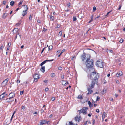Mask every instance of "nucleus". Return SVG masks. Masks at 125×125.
Segmentation results:
<instances>
[{
    "mask_svg": "<svg viewBox=\"0 0 125 125\" xmlns=\"http://www.w3.org/2000/svg\"><path fill=\"white\" fill-rule=\"evenodd\" d=\"M90 78L94 80H97L99 77V74L95 72H93L90 73Z\"/></svg>",
    "mask_w": 125,
    "mask_h": 125,
    "instance_id": "1",
    "label": "nucleus"
},
{
    "mask_svg": "<svg viewBox=\"0 0 125 125\" xmlns=\"http://www.w3.org/2000/svg\"><path fill=\"white\" fill-rule=\"evenodd\" d=\"M90 55L89 54H86L85 53H84L81 56V59L82 61H85L90 60Z\"/></svg>",
    "mask_w": 125,
    "mask_h": 125,
    "instance_id": "2",
    "label": "nucleus"
},
{
    "mask_svg": "<svg viewBox=\"0 0 125 125\" xmlns=\"http://www.w3.org/2000/svg\"><path fill=\"white\" fill-rule=\"evenodd\" d=\"M87 62V63L86 64V66L88 67L91 68L93 67V61L92 59H90V60L86 61V63Z\"/></svg>",
    "mask_w": 125,
    "mask_h": 125,
    "instance_id": "3",
    "label": "nucleus"
},
{
    "mask_svg": "<svg viewBox=\"0 0 125 125\" xmlns=\"http://www.w3.org/2000/svg\"><path fill=\"white\" fill-rule=\"evenodd\" d=\"M96 64L98 67L102 68L103 65V62L101 60L97 61L96 62Z\"/></svg>",
    "mask_w": 125,
    "mask_h": 125,
    "instance_id": "4",
    "label": "nucleus"
},
{
    "mask_svg": "<svg viewBox=\"0 0 125 125\" xmlns=\"http://www.w3.org/2000/svg\"><path fill=\"white\" fill-rule=\"evenodd\" d=\"M88 109V108L86 107L83 108L82 109L79 111V113H83L84 114H87L86 112Z\"/></svg>",
    "mask_w": 125,
    "mask_h": 125,
    "instance_id": "5",
    "label": "nucleus"
},
{
    "mask_svg": "<svg viewBox=\"0 0 125 125\" xmlns=\"http://www.w3.org/2000/svg\"><path fill=\"white\" fill-rule=\"evenodd\" d=\"M9 80V78H7L3 81L2 84L3 86H5L7 85V82Z\"/></svg>",
    "mask_w": 125,
    "mask_h": 125,
    "instance_id": "6",
    "label": "nucleus"
},
{
    "mask_svg": "<svg viewBox=\"0 0 125 125\" xmlns=\"http://www.w3.org/2000/svg\"><path fill=\"white\" fill-rule=\"evenodd\" d=\"M33 77L35 79L34 81L37 82V80L39 78V76L38 74H36L34 75Z\"/></svg>",
    "mask_w": 125,
    "mask_h": 125,
    "instance_id": "7",
    "label": "nucleus"
},
{
    "mask_svg": "<svg viewBox=\"0 0 125 125\" xmlns=\"http://www.w3.org/2000/svg\"><path fill=\"white\" fill-rule=\"evenodd\" d=\"M15 96V94L11 92L8 95V96L11 99V98L14 97Z\"/></svg>",
    "mask_w": 125,
    "mask_h": 125,
    "instance_id": "8",
    "label": "nucleus"
},
{
    "mask_svg": "<svg viewBox=\"0 0 125 125\" xmlns=\"http://www.w3.org/2000/svg\"><path fill=\"white\" fill-rule=\"evenodd\" d=\"M81 118L79 116H77L75 117V120L76 121H78V122H79L81 119Z\"/></svg>",
    "mask_w": 125,
    "mask_h": 125,
    "instance_id": "9",
    "label": "nucleus"
},
{
    "mask_svg": "<svg viewBox=\"0 0 125 125\" xmlns=\"http://www.w3.org/2000/svg\"><path fill=\"white\" fill-rule=\"evenodd\" d=\"M106 51L108 53L109 52L111 53L112 54L111 55H114V53L113 51L112 50H110L107 49L106 50Z\"/></svg>",
    "mask_w": 125,
    "mask_h": 125,
    "instance_id": "10",
    "label": "nucleus"
},
{
    "mask_svg": "<svg viewBox=\"0 0 125 125\" xmlns=\"http://www.w3.org/2000/svg\"><path fill=\"white\" fill-rule=\"evenodd\" d=\"M95 82L94 81H92V83L91 85V86L90 88H93L94 87V85H95Z\"/></svg>",
    "mask_w": 125,
    "mask_h": 125,
    "instance_id": "11",
    "label": "nucleus"
},
{
    "mask_svg": "<svg viewBox=\"0 0 125 125\" xmlns=\"http://www.w3.org/2000/svg\"><path fill=\"white\" fill-rule=\"evenodd\" d=\"M62 83L63 85H66L68 84V82L65 81V80H63L62 81Z\"/></svg>",
    "mask_w": 125,
    "mask_h": 125,
    "instance_id": "12",
    "label": "nucleus"
},
{
    "mask_svg": "<svg viewBox=\"0 0 125 125\" xmlns=\"http://www.w3.org/2000/svg\"><path fill=\"white\" fill-rule=\"evenodd\" d=\"M47 122L45 120H43L42 121H41L40 123V125H42L43 124H45Z\"/></svg>",
    "mask_w": 125,
    "mask_h": 125,
    "instance_id": "13",
    "label": "nucleus"
},
{
    "mask_svg": "<svg viewBox=\"0 0 125 125\" xmlns=\"http://www.w3.org/2000/svg\"><path fill=\"white\" fill-rule=\"evenodd\" d=\"M5 92L3 93L0 96V99H2L4 98L5 96L4 94H5Z\"/></svg>",
    "mask_w": 125,
    "mask_h": 125,
    "instance_id": "14",
    "label": "nucleus"
},
{
    "mask_svg": "<svg viewBox=\"0 0 125 125\" xmlns=\"http://www.w3.org/2000/svg\"><path fill=\"white\" fill-rule=\"evenodd\" d=\"M6 101L7 102H11L13 101V100H11V99L10 98H8L7 99Z\"/></svg>",
    "mask_w": 125,
    "mask_h": 125,
    "instance_id": "15",
    "label": "nucleus"
},
{
    "mask_svg": "<svg viewBox=\"0 0 125 125\" xmlns=\"http://www.w3.org/2000/svg\"><path fill=\"white\" fill-rule=\"evenodd\" d=\"M88 93H87L88 94H90L92 92V91L90 90V88H88Z\"/></svg>",
    "mask_w": 125,
    "mask_h": 125,
    "instance_id": "16",
    "label": "nucleus"
},
{
    "mask_svg": "<svg viewBox=\"0 0 125 125\" xmlns=\"http://www.w3.org/2000/svg\"><path fill=\"white\" fill-rule=\"evenodd\" d=\"M24 11H27L28 10V8L27 5H25L24 6Z\"/></svg>",
    "mask_w": 125,
    "mask_h": 125,
    "instance_id": "17",
    "label": "nucleus"
},
{
    "mask_svg": "<svg viewBox=\"0 0 125 125\" xmlns=\"http://www.w3.org/2000/svg\"><path fill=\"white\" fill-rule=\"evenodd\" d=\"M7 15V13H5L3 14L2 17L3 18H6V17Z\"/></svg>",
    "mask_w": 125,
    "mask_h": 125,
    "instance_id": "18",
    "label": "nucleus"
},
{
    "mask_svg": "<svg viewBox=\"0 0 125 125\" xmlns=\"http://www.w3.org/2000/svg\"><path fill=\"white\" fill-rule=\"evenodd\" d=\"M41 71L43 72H44L45 71V67H42L40 69Z\"/></svg>",
    "mask_w": 125,
    "mask_h": 125,
    "instance_id": "19",
    "label": "nucleus"
},
{
    "mask_svg": "<svg viewBox=\"0 0 125 125\" xmlns=\"http://www.w3.org/2000/svg\"><path fill=\"white\" fill-rule=\"evenodd\" d=\"M105 115L106 113L105 112H103L102 115V118L103 120L105 118Z\"/></svg>",
    "mask_w": 125,
    "mask_h": 125,
    "instance_id": "20",
    "label": "nucleus"
},
{
    "mask_svg": "<svg viewBox=\"0 0 125 125\" xmlns=\"http://www.w3.org/2000/svg\"><path fill=\"white\" fill-rule=\"evenodd\" d=\"M26 11H27L23 10V11L22 14V16H24L27 13V12H26Z\"/></svg>",
    "mask_w": 125,
    "mask_h": 125,
    "instance_id": "21",
    "label": "nucleus"
},
{
    "mask_svg": "<svg viewBox=\"0 0 125 125\" xmlns=\"http://www.w3.org/2000/svg\"><path fill=\"white\" fill-rule=\"evenodd\" d=\"M18 31V29L17 28H15L13 30V32H14L15 33H17Z\"/></svg>",
    "mask_w": 125,
    "mask_h": 125,
    "instance_id": "22",
    "label": "nucleus"
},
{
    "mask_svg": "<svg viewBox=\"0 0 125 125\" xmlns=\"http://www.w3.org/2000/svg\"><path fill=\"white\" fill-rule=\"evenodd\" d=\"M14 4V2L13 1H11L10 3V4L12 6H13Z\"/></svg>",
    "mask_w": 125,
    "mask_h": 125,
    "instance_id": "23",
    "label": "nucleus"
},
{
    "mask_svg": "<svg viewBox=\"0 0 125 125\" xmlns=\"http://www.w3.org/2000/svg\"><path fill=\"white\" fill-rule=\"evenodd\" d=\"M120 76H121L123 74L122 72L121 71H119L118 72Z\"/></svg>",
    "mask_w": 125,
    "mask_h": 125,
    "instance_id": "24",
    "label": "nucleus"
},
{
    "mask_svg": "<svg viewBox=\"0 0 125 125\" xmlns=\"http://www.w3.org/2000/svg\"><path fill=\"white\" fill-rule=\"evenodd\" d=\"M52 45L50 46H49L48 47V49L49 50H50L51 49H52Z\"/></svg>",
    "mask_w": 125,
    "mask_h": 125,
    "instance_id": "25",
    "label": "nucleus"
},
{
    "mask_svg": "<svg viewBox=\"0 0 125 125\" xmlns=\"http://www.w3.org/2000/svg\"><path fill=\"white\" fill-rule=\"evenodd\" d=\"M4 48V46L3 45H1V46H0V50H2Z\"/></svg>",
    "mask_w": 125,
    "mask_h": 125,
    "instance_id": "26",
    "label": "nucleus"
},
{
    "mask_svg": "<svg viewBox=\"0 0 125 125\" xmlns=\"http://www.w3.org/2000/svg\"><path fill=\"white\" fill-rule=\"evenodd\" d=\"M78 98L79 99H82V96L81 95H79L78 96Z\"/></svg>",
    "mask_w": 125,
    "mask_h": 125,
    "instance_id": "27",
    "label": "nucleus"
},
{
    "mask_svg": "<svg viewBox=\"0 0 125 125\" xmlns=\"http://www.w3.org/2000/svg\"><path fill=\"white\" fill-rule=\"evenodd\" d=\"M96 8L95 7H93V12H94L95 11V10H96Z\"/></svg>",
    "mask_w": 125,
    "mask_h": 125,
    "instance_id": "28",
    "label": "nucleus"
},
{
    "mask_svg": "<svg viewBox=\"0 0 125 125\" xmlns=\"http://www.w3.org/2000/svg\"><path fill=\"white\" fill-rule=\"evenodd\" d=\"M100 99V97H99L97 96V97L96 100V101L95 102H96L97 101H98V100H99Z\"/></svg>",
    "mask_w": 125,
    "mask_h": 125,
    "instance_id": "29",
    "label": "nucleus"
},
{
    "mask_svg": "<svg viewBox=\"0 0 125 125\" xmlns=\"http://www.w3.org/2000/svg\"><path fill=\"white\" fill-rule=\"evenodd\" d=\"M62 31H60L59 32V35L60 36H61V35H62Z\"/></svg>",
    "mask_w": 125,
    "mask_h": 125,
    "instance_id": "30",
    "label": "nucleus"
},
{
    "mask_svg": "<svg viewBox=\"0 0 125 125\" xmlns=\"http://www.w3.org/2000/svg\"><path fill=\"white\" fill-rule=\"evenodd\" d=\"M55 100V98L54 97H52L51 99V101H53Z\"/></svg>",
    "mask_w": 125,
    "mask_h": 125,
    "instance_id": "31",
    "label": "nucleus"
},
{
    "mask_svg": "<svg viewBox=\"0 0 125 125\" xmlns=\"http://www.w3.org/2000/svg\"><path fill=\"white\" fill-rule=\"evenodd\" d=\"M124 41V40L123 39H121L119 41V42H120L121 43H122Z\"/></svg>",
    "mask_w": 125,
    "mask_h": 125,
    "instance_id": "32",
    "label": "nucleus"
},
{
    "mask_svg": "<svg viewBox=\"0 0 125 125\" xmlns=\"http://www.w3.org/2000/svg\"><path fill=\"white\" fill-rule=\"evenodd\" d=\"M69 125H74L73 123H72V121L70 122H69Z\"/></svg>",
    "mask_w": 125,
    "mask_h": 125,
    "instance_id": "33",
    "label": "nucleus"
},
{
    "mask_svg": "<svg viewBox=\"0 0 125 125\" xmlns=\"http://www.w3.org/2000/svg\"><path fill=\"white\" fill-rule=\"evenodd\" d=\"M50 19L51 20H54L53 17L52 16H51L50 17Z\"/></svg>",
    "mask_w": 125,
    "mask_h": 125,
    "instance_id": "34",
    "label": "nucleus"
},
{
    "mask_svg": "<svg viewBox=\"0 0 125 125\" xmlns=\"http://www.w3.org/2000/svg\"><path fill=\"white\" fill-rule=\"evenodd\" d=\"M24 92V91H21L20 92V94L21 95H22V94H23Z\"/></svg>",
    "mask_w": 125,
    "mask_h": 125,
    "instance_id": "35",
    "label": "nucleus"
},
{
    "mask_svg": "<svg viewBox=\"0 0 125 125\" xmlns=\"http://www.w3.org/2000/svg\"><path fill=\"white\" fill-rule=\"evenodd\" d=\"M55 74L54 73H52L51 74V75L52 77H53L55 76Z\"/></svg>",
    "mask_w": 125,
    "mask_h": 125,
    "instance_id": "36",
    "label": "nucleus"
},
{
    "mask_svg": "<svg viewBox=\"0 0 125 125\" xmlns=\"http://www.w3.org/2000/svg\"><path fill=\"white\" fill-rule=\"evenodd\" d=\"M23 2V1H20V2H19V4H18V5H20Z\"/></svg>",
    "mask_w": 125,
    "mask_h": 125,
    "instance_id": "37",
    "label": "nucleus"
},
{
    "mask_svg": "<svg viewBox=\"0 0 125 125\" xmlns=\"http://www.w3.org/2000/svg\"><path fill=\"white\" fill-rule=\"evenodd\" d=\"M41 114H42V113L44 112V109L43 108L41 110Z\"/></svg>",
    "mask_w": 125,
    "mask_h": 125,
    "instance_id": "38",
    "label": "nucleus"
},
{
    "mask_svg": "<svg viewBox=\"0 0 125 125\" xmlns=\"http://www.w3.org/2000/svg\"><path fill=\"white\" fill-rule=\"evenodd\" d=\"M73 21H75L76 20V17H73Z\"/></svg>",
    "mask_w": 125,
    "mask_h": 125,
    "instance_id": "39",
    "label": "nucleus"
},
{
    "mask_svg": "<svg viewBox=\"0 0 125 125\" xmlns=\"http://www.w3.org/2000/svg\"><path fill=\"white\" fill-rule=\"evenodd\" d=\"M116 76L117 77H119V76H120V75H119V74L118 73H117L116 74Z\"/></svg>",
    "mask_w": 125,
    "mask_h": 125,
    "instance_id": "40",
    "label": "nucleus"
},
{
    "mask_svg": "<svg viewBox=\"0 0 125 125\" xmlns=\"http://www.w3.org/2000/svg\"><path fill=\"white\" fill-rule=\"evenodd\" d=\"M58 69L59 70H62V67H59L58 68Z\"/></svg>",
    "mask_w": 125,
    "mask_h": 125,
    "instance_id": "41",
    "label": "nucleus"
},
{
    "mask_svg": "<svg viewBox=\"0 0 125 125\" xmlns=\"http://www.w3.org/2000/svg\"><path fill=\"white\" fill-rule=\"evenodd\" d=\"M43 30L42 31V32L44 31V32H45L46 30H47V29L46 28H44Z\"/></svg>",
    "mask_w": 125,
    "mask_h": 125,
    "instance_id": "42",
    "label": "nucleus"
},
{
    "mask_svg": "<svg viewBox=\"0 0 125 125\" xmlns=\"http://www.w3.org/2000/svg\"><path fill=\"white\" fill-rule=\"evenodd\" d=\"M11 44V43L10 42H9L8 43V45H7V46H9V47H10Z\"/></svg>",
    "mask_w": 125,
    "mask_h": 125,
    "instance_id": "43",
    "label": "nucleus"
},
{
    "mask_svg": "<svg viewBox=\"0 0 125 125\" xmlns=\"http://www.w3.org/2000/svg\"><path fill=\"white\" fill-rule=\"evenodd\" d=\"M70 3H69V4H67V6L69 8H70Z\"/></svg>",
    "mask_w": 125,
    "mask_h": 125,
    "instance_id": "44",
    "label": "nucleus"
},
{
    "mask_svg": "<svg viewBox=\"0 0 125 125\" xmlns=\"http://www.w3.org/2000/svg\"><path fill=\"white\" fill-rule=\"evenodd\" d=\"M53 60V59H52L51 60H46V61H47V62L48 61H52Z\"/></svg>",
    "mask_w": 125,
    "mask_h": 125,
    "instance_id": "45",
    "label": "nucleus"
},
{
    "mask_svg": "<svg viewBox=\"0 0 125 125\" xmlns=\"http://www.w3.org/2000/svg\"><path fill=\"white\" fill-rule=\"evenodd\" d=\"M49 90V89L48 88H46L45 89V90L46 91H48Z\"/></svg>",
    "mask_w": 125,
    "mask_h": 125,
    "instance_id": "46",
    "label": "nucleus"
},
{
    "mask_svg": "<svg viewBox=\"0 0 125 125\" xmlns=\"http://www.w3.org/2000/svg\"><path fill=\"white\" fill-rule=\"evenodd\" d=\"M46 62L47 61H46V60L43 62L42 63H43V64H45Z\"/></svg>",
    "mask_w": 125,
    "mask_h": 125,
    "instance_id": "47",
    "label": "nucleus"
},
{
    "mask_svg": "<svg viewBox=\"0 0 125 125\" xmlns=\"http://www.w3.org/2000/svg\"><path fill=\"white\" fill-rule=\"evenodd\" d=\"M88 104L90 105L91 104V103L90 101H88Z\"/></svg>",
    "mask_w": 125,
    "mask_h": 125,
    "instance_id": "48",
    "label": "nucleus"
},
{
    "mask_svg": "<svg viewBox=\"0 0 125 125\" xmlns=\"http://www.w3.org/2000/svg\"><path fill=\"white\" fill-rule=\"evenodd\" d=\"M92 120L93 121L92 123H93V125L95 123V120L94 119H93Z\"/></svg>",
    "mask_w": 125,
    "mask_h": 125,
    "instance_id": "49",
    "label": "nucleus"
},
{
    "mask_svg": "<svg viewBox=\"0 0 125 125\" xmlns=\"http://www.w3.org/2000/svg\"><path fill=\"white\" fill-rule=\"evenodd\" d=\"M65 49H63L61 53L62 54V53L63 52H65Z\"/></svg>",
    "mask_w": 125,
    "mask_h": 125,
    "instance_id": "50",
    "label": "nucleus"
},
{
    "mask_svg": "<svg viewBox=\"0 0 125 125\" xmlns=\"http://www.w3.org/2000/svg\"><path fill=\"white\" fill-rule=\"evenodd\" d=\"M29 20H32V18L31 15H30V16L29 17Z\"/></svg>",
    "mask_w": 125,
    "mask_h": 125,
    "instance_id": "51",
    "label": "nucleus"
},
{
    "mask_svg": "<svg viewBox=\"0 0 125 125\" xmlns=\"http://www.w3.org/2000/svg\"><path fill=\"white\" fill-rule=\"evenodd\" d=\"M6 1H4L3 2V4L4 5H5L6 3Z\"/></svg>",
    "mask_w": 125,
    "mask_h": 125,
    "instance_id": "52",
    "label": "nucleus"
},
{
    "mask_svg": "<svg viewBox=\"0 0 125 125\" xmlns=\"http://www.w3.org/2000/svg\"><path fill=\"white\" fill-rule=\"evenodd\" d=\"M61 78L62 79H63L64 78V75H63L62 74V75L61 76Z\"/></svg>",
    "mask_w": 125,
    "mask_h": 125,
    "instance_id": "53",
    "label": "nucleus"
},
{
    "mask_svg": "<svg viewBox=\"0 0 125 125\" xmlns=\"http://www.w3.org/2000/svg\"><path fill=\"white\" fill-rule=\"evenodd\" d=\"M25 108V106H22V107H21V108L22 109H24Z\"/></svg>",
    "mask_w": 125,
    "mask_h": 125,
    "instance_id": "54",
    "label": "nucleus"
},
{
    "mask_svg": "<svg viewBox=\"0 0 125 125\" xmlns=\"http://www.w3.org/2000/svg\"><path fill=\"white\" fill-rule=\"evenodd\" d=\"M111 11H110L109 12H108L106 14V15H105V16L106 17L108 15V14Z\"/></svg>",
    "mask_w": 125,
    "mask_h": 125,
    "instance_id": "55",
    "label": "nucleus"
},
{
    "mask_svg": "<svg viewBox=\"0 0 125 125\" xmlns=\"http://www.w3.org/2000/svg\"><path fill=\"white\" fill-rule=\"evenodd\" d=\"M60 26V24H58L57 26V27L58 28H59Z\"/></svg>",
    "mask_w": 125,
    "mask_h": 125,
    "instance_id": "56",
    "label": "nucleus"
},
{
    "mask_svg": "<svg viewBox=\"0 0 125 125\" xmlns=\"http://www.w3.org/2000/svg\"><path fill=\"white\" fill-rule=\"evenodd\" d=\"M96 112H97L99 113V110L98 109H97L96 110Z\"/></svg>",
    "mask_w": 125,
    "mask_h": 125,
    "instance_id": "57",
    "label": "nucleus"
},
{
    "mask_svg": "<svg viewBox=\"0 0 125 125\" xmlns=\"http://www.w3.org/2000/svg\"><path fill=\"white\" fill-rule=\"evenodd\" d=\"M116 83L118 84H119V81L117 80H116Z\"/></svg>",
    "mask_w": 125,
    "mask_h": 125,
    "instance_id": "58",
    "label": "nucleus"
},
{
    "mask_svg": "<svg viewBox=\"0 0 125 125\" xmlns=\"http://www.w3.org/2000/svg\"><path fill=\"white\" fill-rule=\"evenodd\" d=\"M92 114H88V116L89 117H90L92 115Z\"/></svg>",
    "mask_w": 125,
    "mask_h": 125,
    "instance_id": "59",
    "label": "nucleus"
},
{
    "mask_svg": "<svg viewBox=\"0 0 125 125\" xmlns=\"http://www.w3.org/2000/svg\"><path fill=\"white\" fill-rule=\"evenodd\" d=\"M45 48H43V50H42V52L41 53L42 54V53L44 51V50L45 49Z\"/></svg>",
    "mask_w": 125,
    "mask_h": 125,
    "instance_id": "60",
    "label": "nucleus"
},
{
    "mask_svg": "<svg viewBox=\"0 0 125 125\" xmlns=\"http://www.w3.org/2000/svg\"><path fill=\"white\" fill-rule=\"evenodd\" d=\"M9 47L8 46H7V50H8L9 49Z\"/></svg>",
    "mask_w": 125,
    "mask_h": 125,
    "instance_id": "61",
    "label": "nucleus"
},
{
    "mask_svg": "<svg viewBox=\"0 0 125 125\" xmlns=\"http://www.w3.org/2000/svg\"><path fill=\"white\" fill-rule=\"evenodd\" d=\"M60 50L57 51V54H58V53H60Z\"/></svg>",
    "mask_w": 125,
    "mask_h": 125,
    "instance_id": "62",
    "label": "nucleus"
},
{
    "mask_svg": "<svg viewBox=\"0 0 125 125\" xmlns=\"http://www.w3.org/2000/svg\"><path fill=\"white\" fill-rule=\"evenodd\" d=\"M20 81L19 80H17V83H20Z\"/></svg>",
    "mask_w": 125,
    "mask_h": 125,
    "instance_id": "63",
    "label": "nucleus"
},
{
    "mask_svg": "<svg viewBox=\"0 0 125 125\" xmlns=\"http://www.w3.org/2000/svg\"><path fill=\"white\" fill-rule=\"evenodd\" d=\"M118 96V95L116 93L115 94V96L116 97H117Z\"/></svg>",
    "mask_w": 125,
    "mask_h": 125,
    "instance_id": "64",
    "label": "nucleus"
}]
</instances>
